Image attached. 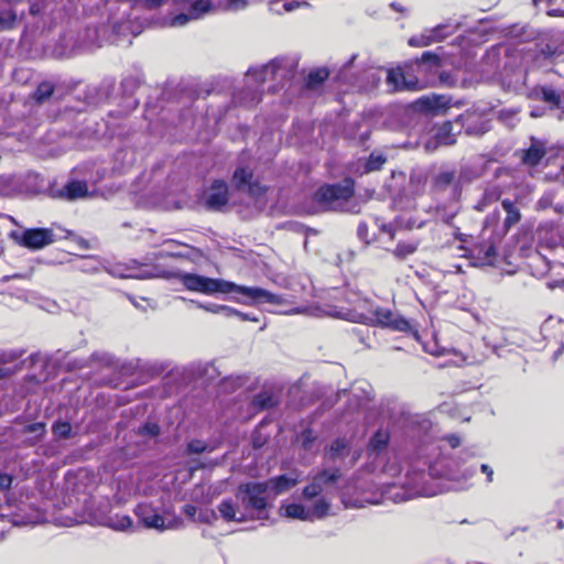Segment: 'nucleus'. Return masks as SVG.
Listing matches in <instances>:
<instances>
[{
	"mask_svg": "<svg viewBox=\"0 0 564 564\" xmlns=\"http://www.w3.org/2000/svg\"><path fill=\"white\" fill-rule=\"evenodd\" d=\"M132 524V519L127 514H116L113 518H110L108 522V525L117 531L130 529Z\"/></svg>",
	"mask_w": 564,
	"mask_h": 564,
	"instance_id": "nucleus-35",
	"label": "nucleus"
},
{
	"mask_svg": "<svg viewBox=\"0 0 564 564\" xmlns=\"http://www.w3.org/2000/svg\"><path fill=\"white\" fill-rule=\"evenodd\" d=\"M350 445L349 442L344 437L335 438L328 448L325 451V456L336 462L338 458L345 457L349 454Z\"/></svg>",
	"mask_w": 564,
	"mask_h": 564,
	"instance_id": "nucleus-20",
	"label": "nucleus"
},
{
	"mask_svg": "<svg viewBox=\"0 0 564 564\" xmlns=\"http://www.w3.org/2000/svg\"><path fill=\"white\" fill-rule=\"evenodd\" d=\"M175 276L186 290L206 295L235 292L246 295L258 303L283 304L285 302L282 295L274 294L261 288L237 285L234 282L196 273H177Z\"/></svg>",
	"mask_w": 564,
	"mask_h": 564,
	"instance_id": "nucleus-2",
	"label": "nucleus"
},
{
	"mask_svg": "<svg viewBox=\"0 0 564 564\" xmlns=\"http://www.w3.org/2000/svg\"><path fill=\"white\" fill-rule=\"evenodd\" d=\"M341 476L339 468L322 469L314 477L324 487L325 485L335 484Z\"/></svg>",
	"mask_w": 564,
	"mask_h": 564,
	"instance_id": "nucleus-33",
	"label": "nucleus"
},
{
	"mask_svg": "<svg viewBox=\"0 0 564 564\" xmlns=\"http://www.w3.org/2000/svg\"><path fill=\"white\" fill-rule=\"evenodd\" d=\"M329 77V70L326 67L312 69L305 78V87L315 89Z\"/></svg>",
	"mask_w": 564,
	"mask_h": 564,
	"instance_id": "nucleus-23",
	"label": "nucleus"
},
{
	"mask_svg": "<svg viewBox=\"0 0 564 564\" xmlns=\"http://www.w3.org/2000/svg\"><path fill=\"white\" fill-rule=\"evenodd\" d=\"M303 311H304V310H303V308H301V307H294V308H291V310L285 311L284 313H286V314H300V313H302Z\"/></svg>",
	"mask_w": 564,
	"mask_h": 564,
	"instance_id": "nucleus-55",
	"label": "nucleus"
},
{
	"mask_svg": "<svg viewBox=\"0 0 564 564\" xmlns=\"http://www.w3.org/2000/svg\"><path fill=\"white\" fill-rule=\"evenodd\" d=\"M501 206L507 214L502 225V231L503 234H507L514 225L521 220V213L516 206L514 202L509 198L503 199L501 202Z\"/></svg>",
	"mask_w": 564,
	"mask_h": 564,
	"instance_id": "nucleus-17",
	"label": "nucleus"
},
{
	"mask_svg": "<svg viewBox=\"0 0 564 564\" xmlns=\"http://www.w3.org/2000/svg\"><path fill=\"white\" fill-rule=\"evenodd\" d=\"M253 446H254V447H261V446H262V444H261V443H258V442H256V441H253Z\"/></svg>",
	"mask_w": 564,
	"mask_h": 564,
	"instance_id": "nucleus-62",
	"label": "nucleus"
},
{
	"mask_svg": "<svg viewBox=\"0 0 564 564\" xmlns=\"http://www.w3.org/2000/svg\"><path fill=\"white\" fill-rule=\"evenodd\" d=\"M193 17L191 13H178L172 19V25L180 26L186 24L189 20H192Z\"/></svg>",
	"mask_w": 564,
	"mask_h": 564,
	"instance_id": "nucleus-47",
	"label": "nucleus"
},
{
	"mask_svg": "<svg viewBox=\"0 0 564 564\" xmlns=\"http://www.w3.org/2000/svg\"><path fill=\"white\" fill-rule=\"evenodd\" d=\"M18 22L17 12L13 9L0 10V31L13 30Z\"/></svg>",
	"mask_w": 564,
	"mask_h": 564,
	"instance_id": "nucleus-32",
	"label": "nucleus"
},
{
	"mask_svg": "<svg viewBox=\"0 0 564 564\" xmlns=\"http://www.w3.org/2000/svg\"><path fill=\"white\" fill-rule=\"evenodd\" d=\"M313 519H323L328 514L329 503L325 499L317 500L311 509H307Z\"/></svg>",
	"mask_w": 564,
	"mask_h": 564,
	"instance_id": "nucleus-38",
	"label": "nucleus"
},
{
	"mask_svg": "<svg viewBox=\"0 0 564 564\" xmlns=\"http://www.w3.org/2000/svg\"><path fill=\"white\" fill-rule=\"evenodd\" d=\"M390 432L388 430L379 429L377 430L373 435L370 437L368 445H367V452L368 455H379L383 451H386L390 443Z\"/></svg>",
	"mask_w": 564,
	"mask_h": 564,
	"instance_id": "nucleus-15",
	"label": "nucleus"
},
{
	"mask_svg": "<svg viewBox=\"0 0 564 564\" xmlns=\"http://www.w3.org/2000/svg\"><path fill=\"white\" fill-rule=\"evenodd\" d=\"M491 217H494V218L498 219V218H499V212H495L492 215L488 216V217H487V221H489V219H490Z\"/></svg>",
	"mask_w": 564,
	"mask_h": 564,
	"instance_id": "nucleus-59",
	"label": "nucleus"
},
{
	"mask_svg": "<svg viewBox=\"0 0 564 564\" xmlns=\"http://www.w3.org/2000/svg\"><path fill=\"white\" fill-rule=\"evenodd\" d=\"M207 449V445L204 441L200 440H192L187 444V452L189 454H202Z\"/></svg>",
	"mask_w": 564,
	"mask_h": 564,
	"instance_id": "nucleus-44",
	"label": "nucleus"
},
{
	"mask_svg": "<svg viewBox=\"0 0 564 564\" xmlns=\"http://www.w3.org/2000/svg\"><path fill=\"white\" fill-rule=\"evenodd\" d=\"M14 242L25 249L41 250L55 241V234L51 228H28L22 232H11Z\"/></svg>",
	"mask_w": 564,
	"mask_h": 564,
	"instance_id": "nucleus-6",
	"label": "nucleus"
},
{
	"mask_svg": "<svg viewBox=\"0 0 564 564\" xmlns=\"http://www.w3.org/2000/svg\"><path fill=\"white\" fill-rule=\"evenodd\" d=\"M187 1H188V0H174V2H175V3H177V4H178V3H185V2H187Z\"/></svg>",
	"mask_w": 564,
	"mask_h": 564,
	"instance_id": "nucleus-61",
	"label": "nucleus"
},
{
	"mask_svg": "<svg viewBox=\"0 0 564 564\" xmlns=\"http://www.w3.org/2000/svg\"><path fill=\"white\" fill-rule=\"evenodd\" d=\"M387 163V156L379 152H371L364 163V172L371 173L382 170Z\"/></svg>",
	"mask_w": 564,
	"mask_h": 564,
	"instance_id": "nucleus-26",
	"label": "nucleus"
},
{
	"mask_svg": "<svg viewBox=\"0 0 564 564\" xmlns=\"http://www.w3.org/2000/svg\"><path fill=\"white\" fill-rule=\"evenodd\" d=\"M264 482H268V490L273 491V499L275 496L281 495L292 487H294L297 482L296 478L289 477L286 475H279L276 477H272Z\"/></svg>",
	"mask_w": 564,
	"mask_h": 564,
	"instance_id": "nucleus-18",
	"label": "nucleus"
},
{
	"mask_svg": "<svg viewBox=\"0 0 564 564\" xmlns=\"http://www.w3.org/2000/svg\"><path fill=\"white\" fill-rule=\"evenodd\" d=\"M218 511L221 518L227 522H243L247 519L243 513L238 511L236 503L230 498L224 499L218 505Z\"/></svg>",
	"mask_w": 564,
	"mask_h": 564,
	"instance_id": "nucleus-19",
	"label": "nucleus"
},
{
	"mask_svg": "<svg viewBox=\"0 0 564 564\" xmlns=\"http://www.w3.org/2000/svg\"><path fill=\"white\" fill-rule=\"evenodd\" d=\"M253 178L252 170L239 166L232 174V184L237 191H245Z\"/></svg>",
	"mask_w": 564,
	"mask_h": 564,
	"instance_id": "nucleus-21",
	"label": "nucleus"
},
{
	"mask_svg": "<svg viewBox=\"0 0 564 564\" xmlns=\"http://www.w3.org/2000/svg\"><path fill=\"white\" fill-rule=\"evenodd\" d=\"M480 470H481V473H484L486 475L487 482H491L492 478H494V470H492V468L489 465H487V464H482L480 466Z\"/></svg>",
	"mask_w": 564,
	"mask_h": 564,
	"instance_id": "nucleus-51",
	"label": "nucleus"
},
{
	"mask_svg": "<svg viewBox=\"0 0 564 564\" xmlns=\"http://www.w3.org/2000/svg\"><path fill=\"white\" fill-rule=\"evenodd\" d=\"M500 197L501 191L498 186L486 188L475 208L481 212L485 207L498 202Z\"/></svg>",
	"mask_w": 564,
	"mask_h": 564,
	"instance_id": "nucleus-25",
	"label": "nucleus"
},
{
	"mask_svg": "<svg viewBox=\"0 0 564 564\" xmlns=\"http://www.w3.org/2000/svg\"><path fill=\"white\" fill-rule=\"evenodd\" d=\"M72 424L68 421H56L52 425V432L57 438H69L72 436Z\"/></svg>",
	"mask_w": 564,
	"mask_h": 564,
	"instance_id": "nucleus-37",
	"label": "nucleus"
},
{
	"mask_svg": "<svg viewBox=\"0 0 564 564\" xmlns=\"http://www.w3.org/2000/svg\"><path fill=\"white\" fill-rule=\"evenodd\" d=\"M322 492H323V486L315 477H313L312 481L304 487L303 497L305 499H313V498L319 496Z\"/></svg>",
	"mask_w": 564,
	"mask_h": 564,
	"instance_id": "nucleus-40",
	"label": "nucleus"
},
{
	"mask_svg": "<svg viewBox=\"0 0 564 564\" xmlns=\"http://www.w3.org/2000/svg\"><path fill=\"white\" fill-rule=\"evenodd\" d=\"M360 296L352 291H343L333 301L323 304V313L327 316L351 323L368 324L369 317L360 312Z\"/></svg>",
	"mask_w": 564,
	"mask_h": 564,
	"instance_id": "nucleus-4",
	"label": "nucleus"
},
{
	"mask_svg": "<svg viewBox=\"0 0 564 564\" xmlns=\"http://www.w3.org/2000/svg\"><path fill=\"white\" fill-rule=\"evenodd\" d=\"M10 375V371L6 368H0V379H3Z\"/></svg>",
	"mask_w": 564,
	"mask_h": 564,
	"instance_id": "nucleus-57",
	"label": "nucleus"
},
{
	"mask_svg": "<svg viewBox=\"0 0 564 564\" xmlns=\"http://www.w3.org/2000/svg\"><path fill=\"white\" fill-rule=\"evenodd\" d=\"M306 7H310V3L307 1L291 0V1H285L283 3V10L285 12H291L296 9L306 8Z\"/></svg>",
	"mask_w": 564,
	"mask_h": 564,
	"instance_id": "nucleus-46",
	"label": "nucleus"
},
{
	"mask_svg": "<svg viewBox=\"0 0 564 564\" xmlns=\"http://www.w3.org/2000/svg\"><path fill=\"white\" fill-rule=\"evenodd\" d=\"M357 236L366 245L373 241V236L370 235L369 225L366 221H360L357 227Z\"/></svg>",
	"mask_w": 564,
	"mask_h": 564,
	"instance_id": "nucleus-43",
	"label": "nucleus"
},
{
	"mask_svg": "<svg viewBox=\"0 0 564 564\" xmlns=\"http://www.w3.org/2000/svg\"><path fill=\"white\" fill-rule=\"evenodd\" d=\"M459 185V176L455 169L438 171L437 173L431 176L429 184L430 193L432 195L444 194L449 188H453L455 189V192H458Z\"/></svg>",
	"mask_w": 564,
	"mask_h": 564,
	"instance_id": "nucleus-9",
	"label": "nucleus"
},
{
	"mask_svg": "<svg viewBox=\"0 0 564 564\" xmlns=\"http://www.w3.org/2000/svg\"><path fill=\"white\" fill-rule=\"evenodd\" d=\"M138 520L148 529H165V519L150 503H139L134 509Z\"/></svg>",
	"mask_w": 564,
	"mask_h": 564,
	"instance_id": "nucleus-11",
	"label": "nucleus"
},
{
	"mask_svg": "<svg viewBox=\"0 0 564 564\" xmlns=\"http://www.w3.org/2000/svg\"><path fill=\"white\" fill-rule=\"evenodd\" d=\"M283 59L274 58L268 64L260 68L250 69L249 73L254 76V79L259 83H264L268 78L276 79L279 72L281 70Z\"/></svg>",
	"mask_w": 564,
	"mask_h": 564,
	"instance_id": "nucleus-14",
	"label": "nucleus"
},
{
	"mask_svg": "<svg viewBox=\"0 0 564 564\" xmlns=\"http://www.w3.org/2000/svg\"><path fill=\"white\" fill-rule=\"evenodd\" d=\"M454 121L443 122L436 130L434 148L438 145H454L457 142V132H454Z\"/></svg>",
	"mask_w": 564,
	"mask_h": 564,
	"instance_id": "nucleus-16",
	"label": "nucleus"
},
{
	"mask_svg": "<svg viewBox=\"0 0 564 564\" xmlns=\"http://www.w3.org/2000/svg\"><path fill=\"white\" fill-rule=\"evenodd\" d=\"M282 508L284 509V516L288 518L311 521L310 511L301 503L292 502L283 506Z\"/></svg>",
	"mask_w": 564,
	"mask_h": 564,
	"instance_id": "nucleus-27",
	"label": "nucleus"
},
{
	"mask_svg": "<svg viewBox=\"0 0 564 564\" xmlns=\"http://www.w3.org/2000/svg\"><path fill=\"white\" fill-rule=\"evenodd\" d=\"M2 415V412L0 411V416Z\"/></svg>",
	"mask_w": 564,
	"mask_h": 564,
	"instance_id": "nucleus-63",
	"label": "nucleus"
},
{
	"mask_svg": "<svg viewBox=\"0 0 564 564\" xmlns=\"http://www.w3.org/2000/svg\"><path fill=\"white\" fill-rule=\"evenodd\" d=\"M160 426L156 423L147 422L140 427V433L150 436H158L160 434Z\"/></svg>",
	"mask_w": 564,
	"mask_h": 564,
	"instance_id": "nucleus-45",
	"label": "nucleus"
},
{
	"mask_svg": "<svg viewBox=\"0 0 564 564\" xmlns=\"http://www.w3.org/2000/svg\"><path fill=\"white\" fill-rule=\"evenodd\" d=\"M454 217H455V214L448 215V216L444 219V221H445L446 224H451V221L453 220V218H454Z\"/></svg>",
	"mask_w": 564,
	"mask_h": 564,
	"instance_id": "nucleus-58",
	"label": "nucleus"
},
{
	"mask_svg": "<svg viewBox=\"0 0 564 564\" xmlns=\"http://www.w3.org/2000/svg\"><path fill=\"white\" fill-rule=\"evenodd\" d=\"M237 499L252 520H268L273 498L268 490V482L247 481L240 484L236 492Z\"/></svg>",
	"mask_w": 564,
	"mask_h": 564,
	"instance_id": "nucleus-3",
	"label": "nucleus"
},
{
	"mask_svg": "<svg viewBox=\"0 0 564 564\" xmlns=\"http://www.w3.org/2000/svg\"><path fill=\"white\" fill-rule=\"evenodd\" d=\"M529 97L547 104L550 109L562 108L561 94L552 86H535L531 89Z\"/></svg>",
	"mask_w": 564,
	"mask_h": 564,
	"instance_id": "nucleus-12",
	"label": "nucleus"
},
{
	"mask_svg": "<svg viewBox=\"0 0 564 564\" xmlns=\"http://www.w3.org/2000/svg\"><path fill=\"white\" fill-rule=\"evenodd\" d=\"M253 404L260 410H267L274 408L276 405V401L271 393L263 391L254 397Z\"/></svg>",
	"mask_w": 564,
	"mask_h": 564,
	"instance_id": "nucleus-36",
	"label": "nucleus"
},
{
	"mask_svg": "<svg viewBox=\"0 0 564 564\" xmlns=\"http://www.w3.org/2000/svg\"><path fill=\"white\" fill-rule=\"evenodd\" d=\"M546 154V148L543 142L536 138H531V144L522 151L521 161L528 166H536Z\"/></svg>",
	"mask_w": 564,
	"mask_h": 564,
	"instance_id": "nucleus-13",
	"label": "nucleus"
},
{
	"mask_svg": "<svg viewBox=\"0 0 564 564\" xmlns=\"http://www.w3.org/2000/svg\"><path fill=\"white\" fill-rule=\"evenodd\" d=\"M446 440H447L448 444H449L453 448H455V447L459 446V444H460V438H459L457 435H455V434L448 435V436L446 437Z\"/></svg>",
	"mask_w": 564,
	"mask_h": 564,
	"instance_id": "nucleus-52",
	"label": "nucleus"
},
{
	"mask_svg": "<svg viewBox=\"0 0 564 564\" xmlns=\"http://www.w3.org/2000/svg\"><path fill=\"white\" fill-rule=\"evenodd\" d=\"M87 193V184L82 181H70L64 187V196L68 199L85 197Z\"/></svg>",
	"mask_w": 564,
	"mask_h": 564,
	"instance_id": "nucleus-24",
	"label": "nucleus"
},
{
	"mask_svg": "<svg viewBox=\"0 0 564 564\" xmlns=\"http://www.w3.org/2000/svg\"><path fill=\"white\" fill-rule=\"evenodd\" d=\"M13 477L7 473H0V489L8 490L11 488Z\"/></svg>",
	"mask_w": 564,
	"mask_h": 564,
	"instance_id": "nucleus-48",
	"label": "nucleus"
},
{
	"mask_svg": "<svg viewBox=\"0 0 564 564\" xmlns=\"http://www.w3.org/2000/svg\"><path fill=\"white\" fill-rule=\"evenodd\" d=\"M417 250V243L400 241L397 243L392 254L398 260H405Z\"/></svg>",
	"mask_w": 564,
	"mask_h": 564,
	"instance_id": "nucleus-31",
	"label": "nucleus"
},
{
	"mask_svg": "<svg viewBox=\"0 0 564 564\" xmlns=\"http://www.w3.org/2000/svg\"><path fill=\"white\" fill-rule=\"evenodd\" d=\"M29 12L31 15H37L40 13V6L37 3H31Z\"/></svg>",
	"mask_w": 564,
	"mask_h": 564,
	"instance_id": "nucleus-54",
	"label": "nucleus"
},
{
	"mask_svg": "<svg viewBox=\"0 0 564 564\" xmlns=\"http://www.w3.org/2000/svg\"><path fill=\"white\" fill-rule=\"evenodd\" d=\"M383 231H387L390 234L391 238L394 237V230L390 227V226H387V225H383L382 228H381Z\"/></svg>",
	"mask_w": 564,
	"mask_h": 564,
	"instance_id": "nucleus-56",
	"label": "nucleus"
},
{
	"mask_svg": "<svg viewBox=\"0 0 564 564\" xmlns=\"http://www.w3.org/2000/svg\"><path fill=\"white\" fill-rule=\"evenodd\" d=\"M474 252L479 259L486 262H492L497 254L495 245L486 241L475 245Z\"/></svg>",
	"mask_w": 564,
	"mask_h": 564,
	"instance_id": "nucleus-29",
	"label": "nucleus"
},
{
	"mask_svg": "<svg viewBox=\"0 0 564 564\" xmlns=\"http://www.w3.org/2000/svg\"><path fill=\"white\" fill-rule=\"evenodd\" d=\"M54 91V84L47 80H43L36 86L35 90L31 95V98L36 104L42 105L53 96Z\"/></svg>",
	"mask_w": 564,
	"mask_h": 564,
	"instance_id": "nucleus-22",
	"label": "nucleus"
},
{
	"mask_svg": "<svg viewBox=\"0 0 564 564\" xmlns=\"http://www.w3.org/2000/svg\"><path fill=\"white\" fill-rule=\"evenodd\" d=\"M230 198L228 184L224 180H214L204 205L207 210L219 212L228 205Z\"/></svg>",
	"mask_w": 564,
	"mask_h": 564,
	"instance_id": "nucleus-10",
	"label": "nucleus"
},
{
	"mask_svg": "<svg viewBox=\"0 0 564 564\" xmlns=\"http://www.w3.org/2000/svg\"><path fill=\"white\" fill-rule=\"evenodd\" d=\"M457 30V26L451 22L440 23L436 26L430 29L435 42H442L448 36L453 35Z\"/></svg>",
	"mask_w": 564,
	"mask_h": 564,
	"instance_id": "nucleus-28",
	"label": "nucleus"
},
{
	"mask_svg": "<svg viewBox=\"0 0 564 564\" xmlns=\"http://www.w3.org/2000/svg\"><path fill=\"white\" fill-rule=\"evenodd\" d=\"M441 66V56L433 51H425L420 57L388 68L386 83L393 93L420 91L431 85Z\"/></svg>",
	"mask_w": 564,
	"mask_h": 564,
	"instance_id": "nucleus-1",
	"label": "nucleus"
},
{
	"mask_svg": "<svg viewBox=\"0 0 564 564\" xmlns=\"http://www.w3.org/2000/svg\"><path fill=\"white\" fill-rule=\"evenodd\" d=\"M435 43V37L430 33V29H425L422 33L414 34L408 40V45L411 47H425Z\"/></svg>",
	"mask_w": 564,
	"mask_h": 564,
	"instance_id": "nucleus-30",
	"label": "nucleus"
},
{
	"mask_svg": "<svg viewBox=\"0 0 564 564\" xmlns=\"http://www.w3.org/2000/svg\"><path fill=\"white\" fill-rule=\"evenodd\" d=\"M315 437L313 436V432L311 430H305L303 432V446L305 448H310L311 444L314 442Z\"/></svg>",
	"mask_w": 564,
	"mask_h": 564,
	"instance_id": "nucleus-50",
	"label": "nucleus"
},
{
	"mask_svg": "<svg viewBox=\"0 0 564 564\" xmlns=\"http://www.w3.org/2000/svg\"><path fill=\"white\" fill-rule=\"evenodd\" d=\"M373 316L375 318H369L368 322L370 321L373 325L387 327L391 330L408 332L411 327L406 318L387 307L377 306Z\"/></svg>",
	"mask_w": 564,
	"mask_h": 564,
	"instance_id": "nucleus-8",
	"label": "nucleus"
},
{
	"mask_svg": "<svg viewBox=\"0 0 564 564\" xmlns=\"http://www.w3.org/2000/svg\"><path fill=\"white\" fill-rule=\"evenodd\" d=\"M249 196L251 197H260V196H263L267 192H268V187L262 185L259 181L257 180H251L250 184L248 185V187L246 188Z\"/></svg>",
	"mask_w": 564,
	"mask_h": 564,
	"instance_id": "nucleus-42",
	"label": "nucleus"
},
{
	"mask_svg": "<svg viewBox=\"0 0 564 564\" xmlns=\"http://www.w3.org/2000/svg\"><path fill=\"white\" fill-rule=\"evenodd\" d=\"M212 9L210 0H196L189 8V13L193 19L200 18L204 13Z\"/></svg>",
	"mask_w": 564,
	"mask_h": 564,
	"instance_id": "nucleus-39",
	"label": "nucleus"
},
{
	"mask_svg": "<svg viewBox=\"0 0 564 564\" xmlns=\"http://www.w3.org/2000/svg\"><path fill=\"white\" fill-rule=\"evenodd\" d=\"M355 195V181L346 177L340 183L324 184L313 194V200L321 206L329 207L335 202H347Z\"/></svg>",
	"mask_w": 564,
	"mask_h": 564,
	"instance_id": "nucleus-5",
	"label": "nucleus"
},
{
	"mask_svg": "<svg viewBox=\"0 0 564 564\" xmlns=\"http://www.w3.org/2000/svg\"><path fill=\"white\" fill-rule=\"evenodd\" d=\"M183 509L184 512L189 517H194L196 513V508L193 505H185Z\"/></svg>",
	"mask_w": 564,
	"mask_h": 564,
	"instance_id": "nucleus-53",
	"label": "nucleus"
},
{
	"mask_svg": "<svg viewBox=\"0 0 564 564\" xmlns=\"http://www.w3.org/2000/svg\"><path fill=\"white\" fill-rule=\"evenodd\" d=\"M456 124L460 126L457 133H465L470 137H481L491 130V121L487 116L479 111H465L457 116L454 120Z\"/></svg>",
	"mask_w": 564,
	"mask_h": 564,
	"instance_id": "nucleus-7",
	"label": "nucleus"
},
{
	"mask_svg": "<svg viewBox=\"0 0 564 564\" xmlns=\"http://www.w3.org/2000/svg\"><path fill=\"white\" fill-rule=\"evenodd\" d=\"M15 516L20 517L19 520H15L17 524L26 525V524H36V523L41 522L44 514L40 511V509H33L32 514L20 516L19 513H17Z\"/></svg>",
	"mask_w": 564,
	"mask_h": 564,
	"instance_id": "nucleus-41",
	"label": "nucleus"
},
{
	"mask_svg": "<svg viewBox=\"0 0 564 564\" xmlns=\"http://www.w3.org/2000/svg\"><path fill=\"white\" fill-rule=\"evenodd\" d=\"M456 238H457L459 241H463V242H464V241H466V240H465V238H464V235H463V234H460V232H457V234H456Z\"/></svg>",
	"mask_w": 564,
	"mask_h": 564,
	"instance_id": "nucleus-60",
	"label": "nucleus"
},
{
	"mask_svg": "<svg viewBox=\"0 0 564 564\" xmlns=\"http://www.w3.org/2000/svg\"><path fill=\"white\" fill-rule=\"evenodd\" d=\"M164 2L165 0H143L141 6L144 9L153 10L160 8Z\"/></svg>",
	"mask_w": 564,
	"mask_h": 564,
	"instance_id": "nucleus-49",
	"label": "nucleus"
},
{
	"mask_svg": "<svg viewBox=\"0 0 564 564\" xmlns=\"http://www.w3.org/2000/svg\"><path fill=\"white\" fill-rule=\"evenodd\" d=\"M22 433L35 434L34 440L31 442V445H35L44 437L46 433V425L44 422L31 423L23 427Z\"/></svg>",
	"mask_w": 564,
	"mask_h": 564,
	"instance_id": "nucleus-34",
	"label": "nucleus"
}]
</instances>
